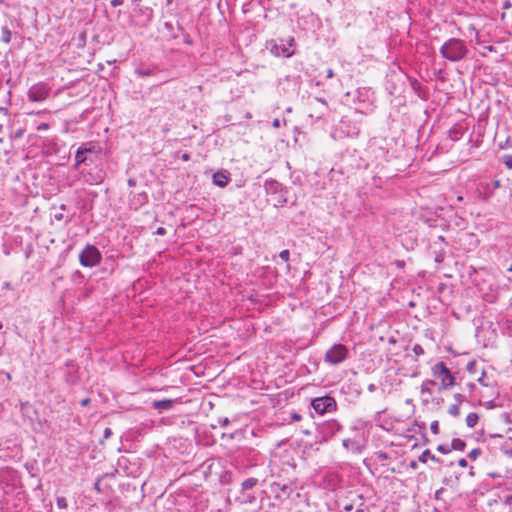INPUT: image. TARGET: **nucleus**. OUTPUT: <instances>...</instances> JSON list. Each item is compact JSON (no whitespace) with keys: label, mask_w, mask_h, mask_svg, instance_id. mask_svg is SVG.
Wrapping results in <instances>:
<instances>
[{"label":"nucleus","mask_w":512,"mask_h":512,"mask_svg":"<svg viewBox=\"0 0 512 512\" xmlns=\"http://www.w3.org/2000/svg\"><path fill=\"white\" fill-rule=\"evenodd\" d=\"M413 352L415 353L416 356H421L424 354V349L420 344H415L413 346Z\"/></svg>","instance_id":"nucleus-32"},{"label":"nucleus","mask_w":512,"mask_h":512,"mask_svg":"<svg viewBox=\"0 0 512 512\" xmlns=\"http://www.w3.org/2000/svg\"><path fill=\"white\" fill-rule=\"evenodd\" d=\"M482 454V450L480 448H474L468 454V457L471 460H476Z\"/></svg>","instance_id":"nucleus-28"},{"label":"nucleus","mask_w":512,"mask_h":512,"mask_svg":"<svg viewBox=\"0 0 512 512\" xmlns=\"http://www.w3.org/2000/svg\"><path fill=\"white\" fill-rule=\"evenodd\" d=\"M448 413L453 417H459L460 416V405L459 404H453L449 407Z\"/></svg>","instance_id":"nucleus-26"},{"label":"nucleus","mask_w":512,"mask_h":512,"mask_svg":"<svg viewBox=\"0 0 512 512\" xmlns=\"http://www.w3.org/2000/svg\"><path fill=\"white\" fill-rule=\"evenodd\" d=\"M128 185H129V186H133V185H135V181H134L133 179H129V180H128Z\"/></svg>","instance_id":"nucleus-58"},{"label":"nucleus","mask_w":512,"mask_h":512,"mask_svg":"<svg viewBox=\"0 0 512 512\" xmlns=\"http://www.w3.org/2000/svg\"><path fill=\"white\" fill-rule=\"evenodd\" d=\"M176 400L174 399H163V400H155L151 403L153 409L158 412L168 411L173 408Z\"/></svg>","instance_id":"nucleus-15"},{"label":"nucleus","mask_w":512,"mask_h":512,"mask_svg":"<svg viewBox=\"0 0 512 512\" xmlns=\"http://www.w3.org/2000/svg\"><path fill=\"white\" fill-rule=\"evenodd\" d=\"M409 467L413 470H416L418 468V463L415 460L410 461Z\"/></svg>","instance_id":"nucleus-45"},{"label":"nucleus","mask_w":512,"mask_h":512,"mask_svg":"<svg viewBox=\"0 0 512 512\" xmlns=\"http://www.w3.org/2000/svg\"><path fill=\"white\" fill-rule=\"evenodd\" d=\"M57 506L60 508V509H65L67 508V501L64 497H58L57 500Z\"/></svg>","instance_id":"nucleus-31"},{"label":"nucleus","mask_w":512,"mask_h":512,"mask_svg":"<svg viewBox=\"0 0 512 512\" xmlns=\"http://www.w3.org/2000/svg\"><path fill=\"white\" fill-rule=\"evenodd\" d=\"M439 52L444 59L450 62H460L467 57L469 49L464 40L450 38L443 43Z\"/></svg>","instance_id":"nucleus-2"},{"label":"nucleus","mask_w":512,"mask_h":512,"mask_svg":"<svg viewBox=\"0 0 512 512\" xmlns=\"http://www.w3.org/2000/svg\"><path fill=\"white\" fill-rule=\"evenodd\" d=\"M457 200H458V201H462V200H463V197H462V196H458V197H457Z\"/></svg>","instance_id":"nucleus-64"},{"label":"nucleus","mask_w":512,"mask_h":512,"mask_svg":"<svg viewBox=\"0 0 512 512\" xmlns=\"http://www.w3.org/2000/svg\"><path fill=\"white\" fill-rule=\"evenodd\" d=\"M101 155L102 148L98 143L93 141L86 142L77 149L73 168L78 170L81 165H96L101 160Z\"/></svg>","instance_id":"nucleus-1"},{"label":"nucleus","mask_w":512,"mask_h":512,"mask_svg":"<svg viewBox=\"0 0 512 512\" xmlns=\"http://www.w3.org/2000/svg\"><path fill=\"white\" fill-rule=\"evenodd\" d=\"M23 133H24V132H23V130H22V129H19V130H17V131L15 132V137H16V138H20V137H22Z\"/></svg>","instance_id":"nucleus-51"},{"label":"nucleus","mask_w":512,"mask_h":512,"mask_svg":"<svg viewBox=\"0 0 512 512\" xmlns=\"http://www.w3.org/2000/svg\"><path fill=\"white\" fill-rule=\"evenodd\" d=\"M233 482V474L231 471H223L220 475V483L221 484H230Z\"/></svg>","instance_id":"nucleus-22"},{"label":"nucleus","mask_w":512,"mask_h":512,"mask_svg":"<svg viewBox=\"0 0 512 512\" xmlns=\"http://www.w3.org/2000/svg\"><path fill=\"white\" fill-rule=\"evenodd\" d=\"M95 488H96L97 490H99V481H98V482H96V484H95Z\"/></svg>","instance_id":"nucleus-63"},{"label":"nucleus","mask_w":512,"mask_h":512,"mask_svg":"<svg viewBox=\"0 0 512 512\" xmlns=\"http://www.w3.org/2000/svg\"><path fill=\"white\" fill-rule=\"evenodd\" d=\"M458 465L460 467H467L468 466V462H467V460L465 458H461V459L458 460Z\"/></svg>","instance_id":"nucleus-44"},{"label":"nucleus","mask_w":512,"mask_h":512,"mask_svg":"<svg viewBox=\"0 0 512 512\" xmlns=\"http://www.w3.org/2000/svg\"><path fill=\"white\" fill-rule=\"evenodd\" d=\"M311 406L319 415H324L325 413H330L337 410L336 400L329 395L313 399L311 402Z\"/></svg>","instance_id":"nucleus-8"},{"label":"nucleus","mask_w":512,"mask_h":512,"mask_svg":"<svg viewBox=\"0 0 512 512\" xmlns=\"http://www.w3.org/2000/svg\"><path fill=\"white\" fill-rule=\"evenodd\" d=\"M502 162L505 164V166L508 169H512V155L511 154H505L502 156Z\"/></svg>","instance_id":"nucleus-27"},{"label":"nucleus","mask_w":512,"mask_h":512,"mask_svg":"<svg viewBox=\"0 0 512 512\" xmlns=\"http://www.w3.org/2000/svg\"><path fill=\"white\" fill-rule=\"evenodd\" d=\"M259 484V480L255 477H250V478H247L246 480H244L242 483H241V487L243 490H246V491H255V488L258 486Z\"/></svg>","instance_id":"nucleus-16"},{"label":"nucleus","mask_w":512,"mask_h":512,"mask_svg":"<svg viewBox=\"0 0 512 512\" xmlns=\"http://www.w3.org/2000/svg\"><path fill=\"white\" fill-rule=\"evenodd\" d=\"M437 451L442 454H447V453L451 452V448H450V445L440 444L437 446Z\"/></svg>","instance_id":"nucleus-30"},{"label":"nucleus","mask_w":512,"mask_h":512,"mask_svg":"<svg viewBox=\"0 0 512 512\" xmlns=\"http://www.w3.org/2000/svg\"><path fill=\"white\" fill-rule=\"evenodd\" d=\"M1 39L5 43H9L11 41V31L7 26L2 27Z\"/></svg>","instance_id":"nucleus-25"},{"label":"nucleus","mask_w":512,"mask_h":512,"mask_svg":"<svg viewBox=\"0 0 512 512\" xmlns=\"http://www.w3.org/2000/svg\"><path fill=\"white\" fill-rule=\"evenodd\" d=\"M430 459L434 462H439L440 459L436 457L434 454L431 453L429 449H426L422 452V454L419 456L418 460L422 463H426L427 460Z\"/></svg>","instance_id":"nucleus-19"},{"label":"nucleus","mask_w":512,"mask_h":512,"mask_svg":"<svg viewBox=\"0 0 512 512\" xmlns=\"http://www.w3.org/2000/svg\"><path fill=\"white\" fill-rule=\"evenodd\" d=\"M490 187H491V189H493V191H494V190H496V189H498V188H500V187H501V181H500V180H498V179H496V180L492 181V182L490 183Z\"/></svg>","instance_id":"nucleus-37"},{"label":"nucleus","mask_w":512,"mask_h":512,"mask_svg":"<svg viewBox=\"0 0 512 512\" xmlns=\"http://www.w3.org/2000/svg\"><path fill=\"white\" fill-rule=\"evenodd\" d=\"M155 234L156 235H160V236H163L166 234V229L164 227H159L157 228V230L155 231Z\"/></svg>","instance_id":"nucleus-42"},{"label":"nucleus","mask_w":512,"mask_h":512,"mask_svg":"<svg viewBox=\"0 0 512 512\" xmlns=\"http://www.w3.org/2000/svg\"><path fill=\"white\" fill-rule=\"evenodd\" d=\"M355 512H365L363 508H358Z\"/></svg>","instance_id":"nucleus-62"},{"label":"nucleus","mask_w":512,"mask_h":512,"mask_svg":"<svg viewBox=\"0 0 512 512\" xmlns=\"http://www.w3.org/2000/svg\"><path fill=\"white\" fill-rule=\"evenodd\" d=\"M212 179L216 186L224 188L230 181V174L226 170H220L213 174Z\"/></svg>","instance_id":"nucleus-13"},{"label":"nucleus","mask_w":512,"mask_h":512,"mask_svg":"<svg viewBox=\"0 0 512 512\" xmlns=\"http://www.w3.org/2000/svg\"><path fill=\"white\" fill-rule=\"evenodd\" d=\"M158 72L161 69L157 65H141L135 69V73L141 78L155 76Z\"/></svg>","instance_id":"nucleus-12"},{"label":"nucleus","mask_w":512,"mask_h":512,"mask_svg":"<svg viewBox=\"0 0 512 512\" xmlns=\"http://www.w3.org/2000/svg\"><path fill=\"white\" fill-rule=\"evenodd\" d=\"M273 127H275V128L280 127V120H279V119H275V120L273 121Z\"/></svg>","instance_id":"nucleus-54"},{"label":"nucleus","mask_w":512,"mask_h":512,"mask_svg":"<svg viewBox=\"0 0 512 512\" xmlns=\"http://www.w3.org/2000/svg\"><path fill=\"white\" fill-rule=\"evenodd\" d=\"M511 7V2L509 0H505L503 5H502V8L503 9H509Z\"/></svg>","instance_id":"nucleus-49"},{"label":"nucleus","mask_w":512,"mask_h":512,"mask_svg":"<svg viewBox=\"0 0 512 512\" xmlns=\"http://www.w3.org/2000/svg\"><path fill=\"white\" fill-rule=\"evenodd\" d=\"M474 475H475L474 467H473V466H470V469H469V476H470V477H473Z\"/></svg>","instance_id":"nucleus-56"},{"label":"nucleus","mask_w":512,"mask_h":512,"mask_svg":"<svg viewBox=\"0 0 512 512\" xmlns=\"http://www.w3.org/2000/svg\"><path fill=\"white\" fill-rule=\"evenodd\" d=\"M49 124L48 123H40L37 127H36V130L37 131H45V130H48L49 129Z\"/></svg>","instance_id":"nucleus-38"},{"label":"nucleus","mask_w":512,"mask_h":512,"mask_svg":"<svg viewBox=\"0 0 512 512\" xmlns=\"http://www.w3.org/2000/svg\"><path fill=\"white\" fill-rule=\"evenodd\" d=\"M505 444H506L507 446H509V447L505 448V450H504L505 454H507V455H511V456H512V440L510 439V440H509V441H507Z\"/></svg>","instance_id":"nucleus-36"},{"label":"nucleus","mask_w":512,"mask_h":512,"mask_svg":"<svg viewBox=\"0 0 512 512\" xmlns=\"http://www.w3.org/2000/svg\"><path fill=\"white\" fill-rule=\"evenodd\" d=\"M181 158L183 161H188L190 159V156H189V154L184 153Z\"/></svg>","instance_id":"nucleus-55"},{"label":"nucleus","mask_w":512,"mask_h":512,"mask_svg":"<svg viewBox=\"0 0 512 512\" xmlns=\"http://www.w3.org/2000/svg\"><path fill=\"white\" fill-rule=\"evenodd\" d=\"M344 510L345 511H352L353 510V505L352 504H347L344 506Z\"/></svg>","instance_id":"nucleus-52"},{"label":"nucleus","mask_w":512,"mask_h":512,"mask_svg":"<svg viewBox=\"0 0 512 512\" xmlns=\"http://www.w3.org/2000/svg\"><path fill=\"white\" fill-rule=\"evenodd\" d=\"M511 501H512V495H510L506 498V503H510Z\"/></svg>","instance_id":"nucleus-59"},{"label":"nucleus","mask_w":512,"mask_h":512,"mask_svg":"<svg viewBox=\"0 0 512 512\" xmlns=\"http://www.w3.org/2000/svg\"><path fill=\"white\" fill-rule=\"evenodd\" d=\"M380 458H382V459H387L388 457H387V454L382 453V454L380 455Z\"/></svg>","instance_id":"nucleus-61"},{"label":"nucleus","mask_w":512,"mask_h":512,"mask_svg":"<svg viewBox=\"0 0 512 512\" xmlns=\"http://www.w3.org/2000/svg\"><path fill=\"white\" fill-rule=\"evenodd\" d=\"M291 419L294 420V421H299L301 419V415L298 414V413H293L291 415Z\"/></svg>","instance_id":"nucleus-48"},{"label":"nucleus","mask_w":512,"mask_h":512,"mask_svg":"<svg viewBox=\"0 0 512 512\" xmlns=\"http://www.w3.org/2000/svg\"><path fill=\"white\" fill-rule=\"evenodd\" d=\"M451 451L452 450H458V451H464L466 448V442L460 438H454L450 445Z\"/></svg>","instance_id":"nucleus-20"},{"label":"nucleus","mask_w":512,"mask_h":512,"mask_svg":"<svg viewBox=\"0 0 512 512\" xmlns=\"http://www.w3.org/2000/svg\"><path fill=\"white\" fill-rule=\"evenodd\" d=\"M218 423L220 426L226 427L230 423V420L227 417L219 418Z\"/></svg>","instance_id":"nucleus-40"},{"label":"nucleus","mask_w":512,"mask_h":512,"mask_svg":"<svg viewBox=\"0 0 512 512\" xmlns=\"http://www.w3.org/2000/svg\"><path fill=\"white\" fill-rule=\"evenodd\" d=\"M81 174L83 175L85 182L90 185H98L105 179V172L97 167L94 171H88L86 173L82 170Z\"/></svg>","instance_id":"nucleus-10"},{"label":"nucleus","mask_w":512,"mask_h":512,"mask_svg":"<svg viewBox=\"0 0 512 512\" xmlns=\"http://www.w3.org/2000/svg\"><path fill=\"white\" fill-rule=\"evenodd\" d=\"M485 190H486V192L483 196V200L487 201L489 198H491L493 196L494 191H493V189H491L490 184L485 185Z\"/></svg>","instance_id":"nucleus-29"},{"label":"nucleus","mask_w":512,"mask_h":512,"mask_svg":"<svg viewBox=\"0 0 512 512\" xmlns=\"http://www.w3.org/2000/svg\"><path fill=\"white\" fill-rule=\"evenodd\" d=\"M461 136H462V132H461L460 128L454 127L452 129H450L449 137H450L451 140L457 141V140H459L461 138Z\"/></svg>","instance_id":"nucleus-24"},{"label":"nucleus","mask_w":512,"mask_h":512,"mask_svg":"<svg viewBox=\"0 0 512 512\" xmlns=\"http://www.w3.org/2000/svg\"><path fill=\"white\" fill-rule=\"evenodd\" d=\"M432 374L434 377L441 378V389H449L455 384V377L451 371L446 367L444 362H438L432 367Z\"/></svg>","instance_id":"nucleus-6"},{"label":"nucleus","mask_w":512,"mask_h":512,"mask_svg":"<svg viewBox=\"0 0 512 512\" xmlns=\"http://www.w3.org/2000/svg\"><path fill=\"white\" fill-rule=\"evenodd\" d=\"M348 356V348L343 344H334L327 350L324 361L330 365H338L346 360Z\"/></svg>","instance_id":"nucleus-7"},{"label":"nucleus","mask_w":512,"mask_h":512,"mask_svg":"<svg viewBox=\"0 0 512 512\" xmlns=\"http://www.w3.org/2000/svg\"><path fill=\"white\" fill-rule=\"evenodd\" d=\"M235 500L240 504H253L256 501L255 491H246L240 488Z\"/></svg>","instance_id":"nucleus-14"},{"label":"nucleus","mask_w":512,"mask_h":512,"mask_svg":"<svg viewBox=\"0 0 512 512\" xmlns=\"http://www.w3.org/2000/svg\"><path fill=\"white\" fill-rule=\"evenodd\" d=\"M50 92V87L45 82H38L32 85L28 91L27 97L31 102L44 101Z\"/></svg>","instance_id":"nucleus-9"},{"label":"nucleus","mask_w":512,"mask_h":512,"mask_svg":"<svg viewBox=\"0 0 512 512\" xmlns=\"http://www.w3.org/2000/svg\"><path fill=\"white\" fill-rule=\"evenodd\" d=\"M113 432L110 428H105L104 430V438L108 439L112 436Z\"/></svg>","instance_id":"nucleus-43"},{"label":"nucleus","mask_w":512,"mask_h":512,"mask_svg":"<svg viewBox=\"0 0 512 512\" xmlns=\"http://www.w3.org/2000/svg\"><path fill=\"white\" fill-rule=\"evenodd\" d=\"M376 390H377V386L375 384L371 383V384L368 385V391L369 392L372 393V392H375Z\"/></svg>","instance_id":"nucleus-47"},{"label":"nucleus","mask_w":512,"mask_h":512,"mask_svg":"<svg viewBox=\"0 0 512 512\" xmlns=\"http://www.w3.org/2000/svg\"><path fill=\"white\" fill-rule=\"evenodd\" d=\"M148 201V194L145 191H143L140 193L133 194L129 199V205L131 208L138 210L140 207L147 204Z\"/></svg>","instance_id":"nucleus-11"},{"label":"nucleus","mask_w":512,"mask_h":512,"mask_svg":"<svg viewBox=\"0 0 512 512\" xmlns=\"http://www.w3.org/2000/svg\"><path fill=\"white\" fill-rule=\"evenodd\" d=\"M454 399L456 400V404L461 405L464 401H466V397L463 394L456 393L454 394Z\"/></svg>","instance_id":"nucleus-34"},{"label":"nucleus","mask_w":512,"mask_h":512,"mask_svg":"<svg viewBox=\"0 0 512 512\" xmlns=\"http://www.w3.org/2000/svg\"><path fill=\"white\" fill-rule=\"evenodd\" d=\"M431 432L433 434L439 433V422L437 420L433 421L430 425Z\"/></svg>","instance_id":"nucleus-35"},{"label":"nucleus","mask_w":512,"mask_h":512,"mask_svg":"<svg viewBox=\"0 0 512 512\" xmlns=\"http://www.w3.org/2000/svg\"><path fill=\"white\" fill-rule=\"evenodd\" d=\"M267 195L273 197L274 206H284L287 203V189L277 180L270 179L264 183Z\"/></svg>","instance_id":"nucleus-4"},{"label":"nucleus","mask_w":512,"mask_h":512,"mask_svg":"<svg viewBox=\"0 0 512 512\" xmlns=\"http://www.w3.org/2000/svg\"><path fill=\"white\" fill-rule=\"evenodd\" d=\"M101 253L94 245H86L79 255L80 264L84 267H94L100 263Z\"/></svg>","instance_id":"nucleus-5"},{"label":"nucleus","mask_w":512,"mask_h":512,"mask_svg":"<svg viewBox=\"0 0 512 512\" xmlns=\"http://www.w3.org/2000/svg\"><path fill=\"white\" fill-rule=\"evenodd\" d=\"M435 384H436V382L432 379L424 380L420 387L421 394L431 395L432 394L431 387L434 386Z\"/></svg>","instance_id":"nucleus-18"},{"label":"nucleus","mask_w":512,"mask_h":512,"mask_svg":"<svg viewBox=\"0 0 512 512\" xmlns=\"http://www.w3.org/2000/svg\"><path fill=\"white\" fill-rule=\"evenodd\" d=\"M334 76V72L332 69L327 70V78H332Z\"/></svg>","instance_id":"nucleus-53"},{"label":"nucleus","mask_w":512,"mask_h":512,"mask_svg":"<svg viewBox=\"0 0 512 512\" xmlns=\"http://www.w3.org/2000/svg\"><path fill=\"white\" fill-rule=\"evenodd\" d=\"M63 217H64V216H63V214H62V213H56V214L54 215V218H55V220H57V221H61V220L63 219Z\"/></svg>","instance_id":"nucleus-50"},{"label":"nucleus","mask_w":512,"mask_h":512,"mask_svg":"<svg viewBox=\"0 0 512 512\" xmlns=\"http://www.w3.org/2000/svg\"><path fill=\"white\" fill-rule=\"evenodd\" d=\"M466 425L469 427V428H473L476 426V424L478 423L479 421V415L475 412H471L467 415L466 417Z\"/></svg>","instance_id":"nucleus-21"},{"label":"nucleus","mask_w":512,"mask_h":512,"mask_svg":"<svg viewBox=\"0 0 512 512\" xmlns=\"http://www.w3.org/2000/svg\"><path fill=\"white\" fill-rule=\"evenodd\" d=\"M479 365L476 360H470L467 365L466 369L471 375H475L478 372Z\"/></svg>","instance_id":"nucleus-23"},{"label":"nucleus","mask_w":512,"mask_h":512,"mask_svg":"<svg viewBox=\"0 0 512 512\" xmlns=\"http://www.w3.org/2000/svg\"><path fill=\"white\" fill-rule=\"evenodd\" d=\"M288 489H289V488H288V486H286V485H284V486L282 487V491H283L284 493H286Z\"/></svg>","instance_id":"nucleus-60"},{"label":"nucleus","mask_w":512,"mask_h":512,"mask_svg":"<svg viewBox=\"0 0 512 512\" xmlns=\"http://www.w3.org/2000/svg\"><path fill=\"white\" fill-rule=\"evenodd\" d=\"M485 375H486L485 370H484V369H481V375H480V377H479V378H477V381H478L481 385H483V386H487V384L484 382V377H485Z\"/></svg>","instance_id":"nucleus-39"},{"label":"nucleus","mask_w":512,"mask_h":512,"mask_svg":"<svg viewBox=\"0 0 512 512\" xmlns=\"http://www.w3.org/2000/svg\"><path fill=\"white\" fill-rule=\"evenodd\" d=\"M279 257L285 261V262H288L289 261V258H290V252L289 250L285 249V250H282L279 254Z\"/></svg>","instance_id":"nucleus-33"},{"label":"nucleus","mask_w":512,"mask_h":512,"mask_svg":"<svg viewBox=\"0 0 512 512\" xmlns=\"http://www.w3.org/2000/svg\"><path fill=\"white\" fill-rule=\"evenodd\" d=\"M314 103H319L322 106V108L316 113V117L321 118L328 109L327 101L323 98L315 97L310 104L313 105Z\"/></svg>","instance_id":"nucleus-17"},{"label":"nucleus","mask_w":512,"mask_h":512,"mask_svg":"<svg viewBox=\"0 0 512 512\" xmlns=\"http://www.w3.org/2000/svg\"><path fill=\"white\" fill-rule=\"evenodd\" d=\"M295 40L293 37H289L287 41L283 39H271L266 42V49L270 51L276 57L289 58L294 54V51L290 48L294 46Z\"/></svg>","instance_id":"nucleus-3"},{"label":"nucleus","mask_w":512,"mask_h":512,"mask_svg":"<svg viewBox=\"0 0 512 512\" xmlns=\"http://www.w3.org/2000/svg\"><path fill=\"white\" fill-rule=\"evenodd\" d=\"M487 475H488L490 478H492V479H495V478H498V477H500V476H501V475H500L499 473H497V472H489V473H487Z\"/></svg>","instance_id":"nucleus-46"},{"label":"nucleus","mask_w":512,"mask_h":512,"mask_svg":"<svg viewBox=\"0 0 512 512\" xmlns=\"http://www.w3.org/2000/svg\"><path fill=\"white\" fill-rule=\"evenodd\" d=\"M124 4V0H111L112 7H118Z\"/></svg>","instance_id":"nucleus-41"},{"label":"nucleus","mask_w":512,"mask_h":512,"mask_svg":"<svg viewBox=\"0 0 512 512\" xmlns=\"http://www.w3.org/2000/svg\"><path fill=\"white\" fill-rule=\"evenodd\" d=\"M89 401H90V400H89L88 398H86V399H84V400H82V401H81V404H82L83 406H85V405H87V404L89 403Z\"/></svg>","instance_id":"nucleus-57"}]
</instances>
